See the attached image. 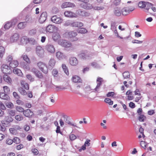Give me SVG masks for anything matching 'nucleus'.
Wrapping results in <instances>:
<instances>
[{"mask_svg":"<svg viewBox=\"0 0 156 156\" xmlns=\"http://www.w3.org/2000/svg\"><path fill=\"white\" fill-rule=\"evenodd\" d=\"M77 33L74 31H67L64 34V36L68 38H74V39H72V41H75L77 40V38L75 37L77 35Z\"/></svg>","mask_w":156,"mask_h":156,"instance_id":"obj_1","label":"nucleus"},{"mask_svg":"<svg viewBox=\"0 0 156 156\" xmlns=\"http://www.w3.org/2000/svg\"><path fill=\"white\" fill-rule=\"evenodd\" d=\"M93 55L92 53H87L84 51L79 55V57L83 59H89L91 58Z\"/></svg>","mask_w":156,"mask_h":156,"instance_id":"obj_2","label":"nucleus"},{"mask_svg":"<svg viewBox=\"0 0 156 156\" xmlns=\"http://www.w3.org/2000/svg\"><path fill=\"white\" fill-rule=\"evenodd\" d=\"M37 65L39 69L44 73L46 74L48 73V69L45 63L39 62L37 63Z\"/></svg>","mask_w":156,"mask_h":156,"instance_id":"obj_3","label":"nucleus"},{"mask_svg":"<svg viewBox=\"0 0 156 156\" xmlns=\"http://www.w3.org/2000/svg\"><path fill=\"white\" fill-rule=\"evenodd\" d=\"M58 44L61 46L65 48H72V44L69 41L61 39L58 41Z\"/></svg>","mask_w":156,"mask_h":156,"instance_id":"obj_4","label":"nucleus"},{"mask_svg":"<svg viewBox=\"0 0 156 156\" xmlns=\"http://www.w3.org/2000/svg\"><path fill=\"white\" fill-rule=\"evenodd\" d=\"M134 9L133 7H127L123 8L122 10V14L123 16H126Z\"/></svg>","mask_w":156,"mask_h":156,"instance_id":"obj_5","label":"nucleus"},{"mask_svg":"<svg viewBox=\"0 0 156 156\" xmlns=\"http://www.w3.org/2000/svg\"><path fill=\"white\" fill-rule=\"evenodd\" d=\"M36 53L38 56L41 58H42L44 56V49L40 46L37 47Z\"/></svg>","mask_w":156,"mask_h":156,"instance_id":"obj_6","label":"nucleus"},{"mask_svg":"<svg viewBox=\"0 0 156 156\" xmlns=\"http://www.w3.org/2000/svg\"><path fill=\"white\" fill-rule=\"evenodd\" d=\"M58 28L56 27L51 25H48L46 27V30L47 32L52 33L58 30Z\"/></svg>","mask_w":156,"mask_h":156,"instance_id":"obj_7","label":"nucleus"},{"mask_svg":"<svg viewBox=\"0 0 156 156\" xmlns=\"http://www.w3.org/2000/svg\"><path fill=\"white\" fill-rule=\"evenodd\" d=\"M45 48L48 53L51 54H53L55 52L54 46L52 44H48L45 46Z\"/></svg>","mask_w":156,"mask_h":156,"instance_id":"obj_8","label":"nucleus"},{"mask_svg":"<svg viewBox=\"0 0 156 156\" xmlns=\"http://www.w3.org/2000/svg\"><path fill=\"white\" fill-rule=\"evenodd\" d=\"M51 20L53 23L57 24H61L63 21L62 19L58 17L56 15L52 16L51 18Z\"/></svg>","mask_w":156,"mask_h":156,"instance_id":"obj_9","label":"nucleus"},{"mask_svg":"<svg viewBox=\"0 0 156 156\" xmlns=\"http://www.w3.org/2000/svg\"><path fill=\"white\" fill-rule=\"evenodd\" d=\"M2 72L5 74L10 73L12 71L11 68L6 64H3L2 66Z\"/></svg>","mask_w":156,"mask_h":156,"instance_id":"obj_10","label":"nucleus"},{"mask_svg":"<svg viewBox=\"0 0 156 156\" xmlns=\"http://www.w3.org/2000/svg\"><path fill=\"white\" fill-rule=\"evenodd\" d=\"M47 17V13L46 12H43L38 19V21L41 23H43L46 20Z\"/></svg>","mask_w":156,"mask_h":156,"instance_id":"obj_11","label":"nucleus"},{"mask_svg":"<svg viewBox=\"0 0 156 156\" xmlns=\"http://www.w3.org/2000/svg\"><path fill=\"white\" fill-rule=\"evenodd\" d=\"M103 81V79L101 77H98L97 80V85L94 89V90L95 92H98L100 91V86L102 84V82Z\"/></svg>","mask_w":156,"mask_h":156,"instance_id":"obj_12","label":"nucleus"},{"mask_svg":"<svg viewBox=\"0 0 156 156\" xmlns=\"http://www.w3.org/2000/svg\"><path fill=\"white\" fill-rule=\"evenodd\" d=\"M76 13L79 16H89L90 13L88 12H86L84 11H82L81 9H78L76 12Z\"/></svg>","mask_w":156,"mask_h":156,"instance_id":"obj_13","label":"nucleus"},{"mask_svg":"<svg viewBox=\"0 0 156 156\" xmlns=\"http://www.w3.org/2000/svg\"><path fill=\"white\" fill-rule=\"evenodd\" d=\"M63 116L64 118V121L66 123L74 127L78 128V127L77 126L76 123L71 122L70 121L69 118L67 115H64Z\"/></svg>","mask_w":156,"mask_h":156,"instance_id":"obj_14","label":"nucleus"},{"mask_svg":"<svg viewBox=\"0 0 156 156\" xmlns=\"http://www.w3.org/2000/svg\"><path fill=\"white\" fill-rule=\"evenodd\" d=\"M87 2H83L81 4V6L83 8L88 9H91L93 8L92 5L90 3H87Z\"/></svg>","mask_w":156,"mask_h":156,"instance_id":"obj_15","label":"nucleus"},{"mask_svg":"<svg viewBox=\"0 0 156 156\" xmlns=\"http://www.w3.org/2000/svg\"><path fill=\"white\" fill-rule=\"evenodd\" d=\"M56 56L57 58L59 60H62L66 58V55L60 51H58L56 53Z\"/></svg>","mask_w":156,"mask_h":156,"instance_id":"obj_16","label":"nucleus"},{"mask_svg":"<svg viewBox=\"0 0 156 156\" xmlns=\"http://www.w3.org/2000/svg\"><path fill=\"white\" fill-rule=\"evenodd\" d=\"M19 38V35L18 33L14 34L10 38V42L11 43L16 42Z\"/></svg>","mask_w":156,"mask_h":156,"instance_id":"obj_17","label":"nucleus"},{"mask_svg":"<svg viewBox=\"0 0 156 156\" xmlns=\"http://www.w3.org/2000/svg\"><path fill=\"white\" fill-rule=\"evenodd\" d=\"M78 61L76 58L71 57L69 58V63L71 65L76 66L78 64Z\"/></svg>","mask_w":156,"mask_h":156,"instance_id":"obj_18","label":"nucleus"},{"mask_svg":"<svg viewBox=\"0 0 156 156\" xmlns=\"http://www.w3.org/2000/svg\"><path fill=\"white\" fill-rule=\"evenodd\" d=\"M113 13L114 15L119 16L122 14V11L118 7H116L114 9L113 11Z\"/></svg>","mask_w":156,"mask_h":156,"instance_id":"obj_19","label":"nucleus"},{"mask_svg":"<svg viewBox=\"0 0 156 156\" xmlns=\"http://www.w3.org/2000/svg\"><path fill=\"white\" fill-rule=\"evenodd\" d=\"M23 114L25 116L29 118L31 117L34 115L33 112L29 109L24 110Z\"/></svg>","mask_w":156,"mask_h":156,"instance_id":"obj_20","label":"nucleus"},{"mask_svg":"<svg viewBox=\"0 0 156 156\" xmlns=\"http://www.w3.org/2000/svg\"><path fill=\"white\" fill-rule=\"evenodd\" d=\"M55 59L53 58H51L49 60L48 63L49 68L51 69L53 68L55 64Z\"/></svg>","mask_w":156,"mask_h":156,"instance_id":"obj_21","label":"nucleus"},{"mask_svg":"<svg viewBox=\"0 0 156 156\" xmlns=\"http://www.w3.org/2000/svg\"><path fill=\"white\" fill-rule=\"evenodd\" d=\"M5 120L2 121L1 123L2 124H7L8 123L11 122L13 121L12 118L9 116L5 117Z\"/></svg>","mask_w":156,"mask_h":156,"instance_id":"obj_22","label":"nucleus"},{"mask_svg":"<svg viewBox=\"0 0 156 156\" xmlns=\"http://www.w3.org/2000/svg\"><path fill=\"white\" fill-rule=\"evenodd\" d=\"M59 33L58 32H54L52 35V38L55 41H56L60 38Z\"/></svg>","mask_w":156,"mask_h":156,"instance_id":"obj_23","label":"nucleus"},{"mask_svg":"<svg viewBox=\"0 0 156 156\" xmlns=\"http://www.w3.org/2000/svg\"><path fill=\"white\" fill-rule=\"evenodd\" d=\"M83 26V24L80 22H72L71 26L74 27H80Z\"/></svg>","mask_w":156,"mask_h":156,"instance_id":"obj_24","label":"nucleus"},{"mask_svg":"<svg viewBox=\"0 0 156 156\" xmlns=\"http://www.w3.org/2000/svg\"><path fill=\"white\" fill-rule=\"evenodd\" d=\"M18 62L17 60H13L10 62L9 65L11 68H15L18 66Z\"/></svg>","mask_w":156,"mask_h":156,"instance_id":"obj_25","label":"nucleus"},{"mask_svg":"<svg viewBox=\"0 0 156 156\" xmlns=\"http://www.w3.org/2000/svg\"><path fill=\"white\" fill-rule=\"evenodd\" d=\"M0 98L2 99L9 100L10 98L6 93L4 92H0Z\"/></svg>","mask_w":156,"mask_h":156,"instance_id":"obj_26","label":"nucleus"},{"mask_svg":"<svg viewBox=\"0 0 156 156\" xmlns=\"http://www.w3.org/2000/svg\"><path fill=\"white\" fill-rule=\"evenodd\" d=\"M72 79V81L75 83L81 82L82 81L80 78L79 76L76 75L73 76Z\"/></svg>","mask_w":156,"mask_h":156,"instance_id":"obj_27","label":"nucleus"},{"mask_svg":"<svg viewBox=\"0 0 156 156\" xmlns=\"http://www.w3.org/2000/svg\"><path fill=\"white\" fill-rule=\"evenodd\" d=\"M13 72L14 73L17 74V75L19 76H22V75H23V74L22 73L21 70L18 68H14L13 69Z\"/></svg>","mask_w":156,"mask_h":156,"instance_id":"obj_28","label":"nucleus"},{"mask_svg":"<svg viewBox=\"0 0 156 156\" xmlns=\"http://www.w3.org/2000/svg\"><path fill=\"white\" fill-rule=\"evenodd\" d=\"M65 16L67 17H75V14L70 11H66L64 12Z\"/></svg>","mask_w":156,"mask_h":156,"instance_id":"obj_29","label":"nucleus"},{"mask_svg":"<svg viewBox=\"0 0 156 156\" xmlns=\"http://www.w3.org/2000/svg\"><path fill=\"white\" fill-rule=\"evenodd\" d=\"M20 42L23 44H26L28 42V39L27 36H23L21 39Z\"/></svg>","mask_w":156,"mask_h":156,"instance_id":"obj_30","label":"nucleus"},{"mask_svg":"<svg viewBox=\"0 0 156 156\" xmlns=\"http://www.w3.org/2000/svg\"><path fill=\"white\" fill-rule=\"evenodd\" d=\"M27 25L26 22H21L18 25V27L20 29H23Z\"/></svg>","mask_w":156,"mask_h":156,"instance_id":"obj_31","label":"nucleus"},{"mask_svg":"<svg viewBox=\"0 0 156 156\" xmlns=\"http://www.w3.org/2000/svg\"><path fill=\"white\" fill-rule=\"evenodd\" d=\"M3 78L5 81L8 83L9 84L11 83L12 80L9 76L6 75H4Z\"/></svg>","mask_w":156,"mask_h":156,"instance_id":"obj_32","label":"nucleus"},{"mask_svg":"<svg viewBox=\"0 0 156 156\" xmlns=\"http://www.w3.org/2000/svg\"><path fill=\"white\" fill-rule=\"evenodd\" d=\"M1 41L0 40V43L1 42ZM1 44L0 43V57L2 58L5 53V49L4 48L1 46Z\"/></svg>","mask_w":156,"mask_h":156,"instance_id":"obj_33","label":"nucleus"},{"mask_svg":"<svg viewBox=\"0 0 156 156\" xmlns=\"http://www.w3.org/2000/svg\"><path fill=\"white\" fill-rule=\"evenodd\" d=\"M146 4L147 5H145L146 6L145 7V9L146 10L145 11L146 12H149V10L151 9L152 4L147 2Z\"/></svg>","mask_w":156,"mask_h":156,"instance_id":"obj_34","label":"nucleus"},{"mask_svg":"<svg viewBox=\"0 0 156 156\" xmlns=\"http://www.w3.org/2000/svg\"><path fill=\"white\" fill-rule=\"evenodd\" d=\"M21 85L25 89L28 90L29 89V85L28 83H26L25 81L22 80L21 81Z\"/></svg>","mask_w":156,"mask_h":156,"instance_id":"obj_35","label":"nucleus"},{"mask_svg":"<svg viewBox=\"0 0 156 156\" xmlns=\"http://www.w3.org/2000/svg\"><path fill=\"white\" fill-rule=\"evenodd\" d=\"M62 67L65 73L66 74V75H69V70L68 68L66 65L64 64H62Z\"/></svg>","mask_w":156,"mask_h":156,"instance_id":"obj_36","label":"nucleus"},{"mask_svg":"<svg viewBox=\"0 0 156 156\" xmlns=\"http://www.w3.org/2000/svg\"><path fill=\"white\" fill-rule=\"evenodd\" d=\"M77 31L78 33L81 34H85L87 32V30L83 28H80L78 29Z\"/></svg>","mask_w":156,"mask_h":156,"instance_id":"obj_37","label":"nucleus"},{"mask_svg":"<svg viewBox=\"0 0 156 156\" xmlns=\"http://www.w3.org/2000/svg\"><path fill=\"white\" fill-rule=\"evenodd\" d=\"M18 90L20 94L22 95H25L27 94V93L26 90L23 89L21 87L19 88L18 89Z\"/></svg>","mask_w":156,"mask_h":156,"instance_id":"obj_38","label":"nucleus"},{"mask_svg":"<svg viewBox=\"0 0 156 156\" xmlns=\"http://www.w3.org/2000/svg\"><path fill=\"white\" fill-rule=\"evenodd\" d=\"M146 4H147V2H140L138 3V6L141 8H145Z\"/></svg>","mask_w":156,"mask_h":156,"instance_id":"obj_39","label":"nucleus"},{"mask_svg":"<svg viewBox=\"0 0 156 156\" xmlns=\"http://www.w3.org/2000/svg\"><path fill=\"white\" fill-rule=\"evenodd\" d=\"M22 57L23 58V59L27 63H30V59L27 55L24 54L22 55Z\"/></svg>","mask_w":156,"mask_h":156,"instance_id":"obj_40","label":"nucleus"},{"mask_svg":"<svg viewBox=\"0 0 156 156\" xmlns=\"http://www.w3.org/2000/svg\"><path fill=\"white\" fill-rule=\"evenodd\" d=\"M6 106L9 108H12L13 107V104L10 101H7L5 103Z\"/></svg>","mask_w":156,"mask_h":156,"instance_id":"obj_41","label":"nucleus"},{"mask_svg":"<svg viewBox=\"0 0 156 156\" xmlns=\"http://www.w3.org/2000/svg\"><path fill=\"white\" fill-rule=\"evenodd\" d=\"M35 75L36 76L40 79H42L43 78V76L42 73L39 70Z\"/></svg>","mask_w":156,"mask_h":156,"instance_id":"obj_42","label":"nucleus"},{"mask_svg":"<svg viewBox=\"0 0 156 156\" xmlns=\"http://www.w3.org/2000/svg\"><path fill=\"white\" fill-rule=\"evenodd\" d=\"M123 76L124 79H127L129 77V73L128 71H125L122 74Z\"/></svg>","mask_w":156,"mask_h":156,"instance_id":"obj_43","label":"nucleus"},{"mask_svg":"<svg viewBox=\"0 0 156 156\" xmlns=\"http://www.w3.org/2000/svg\"><path fill=\"white\" fill-rule=\"evenodd\" d=\"M104 101L106 103H108L110 105H112L113 104V101L109 98H105V99Z\"/></svg>","mask_w":156,"mask_h":156,"instance_id":"obj_44","label":"nucleus"},{"mask_svg":"<svg viewBox=\"0 0 156 156\" xmlns=\"http://www.w3.org/2000/svg\"><path fill=\"white\" fill-rule=\"evenodd\" d=\"M26 77L27 79L31 82L34 81V78L30 74L27 75Z\"/></svg>","mask_w":156,"mask_h":156,"instance_id":"obj_45","label":"nucleus"},{"mask_svg":"<svg viewBox=\"0 0 156 156\" xmlns=\"http://www.w3.org/2000/svg\"><path fill=\"white\" fill-rule=\"evenodd\" d=\"M12 26L11 23L9 22H7L4 26V28L5 29H8L11 27Z\"/></svg>","mask_w":156,"mask_h":156,"instance_id":"obj_46","label":"nucleus"},{"mask_svg":"<svg viewBox=\"0 0 156 156\" xmlns=\"http://www.w3.org/2000/svg\"><path fill=\"white\" fill-rule=\"evenodd\" d=\"M16 109L17 111L20 112H24V109L22 107L20 106H17L16 107Z\"/></svg>","mask_w":156,"mask_h":156,"instance_id":"obj_47","label":"nucleus"},{"mask_svg":"<svg viewBox=\"0 0 156 156\" xmlns=\"http://www.w3.org/2000/svg\"><path fill=\"white\" fill-rule=\"evenodd\" d=\"M15 118L17 121H20L23 119V117L21 115H18L15 116Z\"/></svg>","mask_w":156,"mask_h":156,"instance_id":"obj_48","label":"nucleus"},{"mask_svg":"<svg viewBox=\"0 0 156 156\" xmlns=\"http://www.w3.org/2000/svg\"><path fill=\"white\" fill-rule=\"evenodd\" d=\"M116 23L115 22H113L111 23V29L112 30H114L116 29V27L115 26Z\"/></svg>","mask_w":156,"mask_h":156,"instance_id":"obj_49","label":"nucleus"},{"mask_svg":"<svg viewBox=\"0 0 156 156\" xmlns=\"http://www.w3.org/2000/svg\"><path fill=\"white\" fill-rule=\"evenodd\" d=\"M9 130L10 133L13 135H15L17 133V131L13 128H10Z\"/></svg>","mask_w":156,"mask_h":156,"instance_id":"obj_50","label":"nucleus"},{"mask_svg":"<svg viewBox=\"0 0 156 156\" xmlns=\"http://www.w3.org/2000/svg\"><path fill=\"white\" fill-rule=\"evenodd\" d=\"M13 142L18 144L20 142V140L19 138L17 137H15L12 140Z\"/></svg>","mask_w":156,"mask_h":156,"instance_id":"obj_51","label":"nucleus"},{"mask_svg":"<svg viewBox=\"0 0 156 156\" xmlns=\"http://www.w3.org/2000/svg\"><path fill=\"white\" fill-rule=\"evenodd\" d=\"M28 42L33 45L35 44L36 43V42L34 38H30V39H28Z\"/></svg>","mask_w":156,"mask_h":156,"instance_id":"obj_52","label":"nucleus"},{"mask_svg":"<svg viewBox=\"0 0 156 156\" xmlns=\"http://www.w3.org/2000/svg\"><path fill=\"white\" fill-rule=\"evenodd\" d=\"M5 93H8L10 91L9 88L7 86H5L3 87Z\"/></svg>","mask_w":156,"mask_h":156,"instance_id":"obj_53","label":"nucleus"},{"mask_svg":"<svg viewBox=\"0 0 156 156\" xmlns=\"http://www.w3.org/2000/svg\"><path fill=\"white\" fill-rule=\"evenodd\" d=\"M93 8L94 10H103L104 9L103 6H95Z\"/></svg>","mask_w":156,"mask_h":156,"instance_id":"obj_54","label":"nucleus"},{"mask_svg":"<svg viewBox=\"0 0 156 156\" xmlns=\"http://www.w3.org/2000/svg\"><path fill=\"white\" fill-rule=\"evenodd\" d=\"M13 143L12 140L10 139H7L6 140V143L7 144L10 145Z\"/></svg>","mask_w":156,"mask_h":156,"instance_id":"obj_55","label":"nucleus"},{"mask_svg":"<svg viewBox=\"0 0 156 156\" xmlns=\"http://www.w3.org/2000/svg\"><path fill=\"white\" fill-rule=\"evenodd\" d=\"M55 87L57 89V90H62L66 89V88L62 86H58L55 85Z\"/></svg>","mask_w":156,"mask_h":156,"instance_id":"obj_56","label":"nucleus"},{"mask_svg":"<svg viewBox=\"0 0 156 156\" xmlns=\"http://www.w3.org/2000/svg\"><path fill=\"white\" fill-rule=\"evenodd\" d=\"M4 124L2 123V124H0V130L4 132L6 128Z\"/></svg>","mask_w":156,"mask_h":156,"instance_id":"obj_57","label":"nucleus"},{"mask_svg":"<svg viewBox=\"0 0 156 156\" xmlns=\"http://www.w3.org/2000/svg\"><path fill=\"white\" fill-rule=\"evenodd\" d=\"M17 21V20L16 18H14L10 22L11 23L12 26H14L16 23Z\"/></svg>","mask_w":156,"mask_h":156,"instance_id":"obj_58","label":"nucleus"},{"mask_svg":"<svg viewBox=\"0 0 156 156\" xmlns=\"http://www.w3.org/2000/svg\"><path fill=\"white\" fill-rule=\"evenodd\" d=\"M13 95L14 97L16 99H19L20 98V96L16 92H13Z\"/></svg>","mask_w":156,"mask_h":156,"instance_id":"obj_59","label":"nucleus"},{"mask_svg":"<svg viewBox=\"0 0 156 156\" xmlns=\"http://www.w3.org/2000/svg\"><path fill=\"white\" fill-rule=\"evenodd\" d=\"M12 56L11 55H9L6 58V61L8 62H10L12 61Z\"/></svg>","mask_w":156,"mask_h":156,"instance_id":"obj_60","label":"nucleus"},{"mask_svg":"<svg viewBox=\"0 0 156 156\" xmlns=\"http://www.w3.org/2000/svg\"><path fill=\"white\" fill-rule=\"evenodd\" d=\"M140 144L141 146L144 149H145L146 148V142L143 141H141L140 142Z\"/></svg>","mask_w":156,"mask_h":156,"instance_id":"obj_61","label":"nucleus"},{"mask_svg":"<svg viewBox=\"0 0 156 156\" xmlns=\"http://www.w3.org/2000/svg\"><path fill=\"white\" fill-rule=\"evenodd\" d=\"M16 113V111L15 110H10L9 112V114L11 116H14Z\"/></svg>","mask_w":156,"mask_h":156,"instance_id":"obj_62","label":"nucleus"},{"mask_svg":"<svg viewBox=\"0 0 156 156\" xmlns=\"http://www.w3.org/2000/svg\"><path fill=\"white\" fill-rule=\"evenodd\" d=\"M58 73L57 70L55 69H53L52 71V74L54 76H56Z\"/></svg>","mask_w":156,"mask_h":156,"instance_id":"obj_63","label":"nucleus"},{"mask_svg":"<svg viewBox=\"0 0 156 156\" xmlns=\"http://www.w3.org/2000/svg\"><path fill=\"white\" fill-rule=\"evenodd\" d=\"M67 3L68 4V7L73 8L75 7L76 6L75 4L71 2H67Z\"/></svg>","mask_w":156,"mask_h":156,"instance_id":"obj_64","label":"nucleus"}]
</instances>
